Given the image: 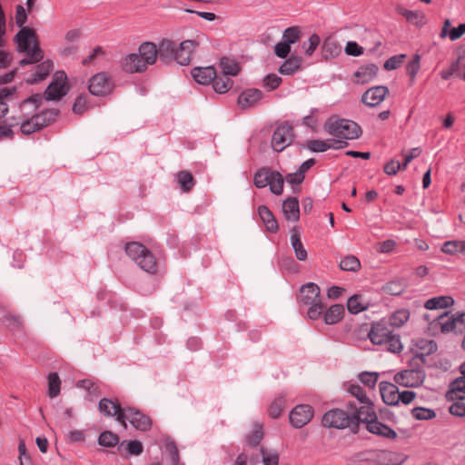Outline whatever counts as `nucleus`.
<instances>
[{"label": "nucleus", "mask_w": 465, "mask_h": 465, "mask_svg": "<svg viewBox=\"0 0 465 465\" xmlns=\"http://www.w3.org/2000/svg\"><path fill=\"white\" fill-rule=\"evenodd\" d=\"M17 45V51L28 54V58L19 61V65L25 66L30 64H36L43 60L44 51L40 46L39 36L33 27L26 26L20 29L14 37Z\"/></svg>", "instance_id": "obj_1"}, {"label": "nucleus", "mask_w": 465, "mask_h": 465, "mask_svg": "<svg viewBox=\"0 0 465 465\" xmlns=\"http://www.w3.org/2000/svg\"><path fill=\"white\" fill-rule=\"evenodd\" d=\"M322 425L328 429H349L353 434L360 431L361 420L357 413L350 415L340 408H333L326 411L322 418Z\"/></svg>", "instance_id": "obj_2"}, {"label": "nucleus", "mask_w": 465, "mask_h": 465, "mask_svg": "<svg viewBox=\"0 0 465 465\" xmlns=\"http://www.w3.org/2000/svg\"><path fill=\"white\" fill-rule=\"evenodd\" d=\"M320 292V287L316 283L308 282L302 285L297 296L299 305L308 307L307 316L312 321L321 319L322 310L325 309V303L319 299Z\"/></svg>", "instance_id": "obj_3"}, {"label": "nucleus", "mask_w": 465, "mask_h": 465, "mask_svg": "<svg viewBox=\"0 0 465 465\" xmlns=\"http://www.w3.org/2000/svg\"><path fill=\"white\" fill-rule=\"evenodd\" d=\"M323 127L331 135L344 140L357 139L362 134L361 127L356 122L337 115L329 117Z\"/></svg>", "instance_id": "obj_4"}, {"label": "nucleus", "mask_w": 465, "mask_h": 465, "mask_svg": "<svg viewBox=\"0 0 465 465\" xmlns=\"http://www.w3.org/2000/svg\"><path fill=\"white\" fill-rule=\"evenodd\" d=\"M408 364L410 369L397 372L394 375V381L406 388H418L422 385L426 376L423 371L424 366L419 364V366L414 367L411 360L409 361Z\"/></svg>", "instance_id": "obj_5"}, {"label": "nucleus", "mask_w": 465, "mask_h": 465, "mask_svg": "<svg viewBox=\"0 0 465 465\" xmlns=\"http://www.w3.org/2000/svg\"><path fill=\"white\" fill-rule=\"evenodd\" d=\"M70 89L71 84L68 83L65 72L57 71L44 93V99L46 101H59L68 94Z\"/></svg>", "instance_id": "obj_6"}, {"label": "nucleus", "mask_w": 465, "mask_h": 465, "mask_svg": "<svg viewBox=\"0 0 465 465\" xmlns=\"http://www.w3.org/2000/svg\"><path fill=\"white\" fill-rule=\"evenodd\" d=\"M364 453L369 456L361 458V460L372 462L375 465H401L407 459V456L402 453L387 450H371Z\"/></svg>", "instance_id": "obj_7"}, {"label": "nucleus", "mask_w": 465, "mask_h": 465, "mask_svg": "<svg viewBox=\"0 0 465 465\" xmlns=\"http://www.w3.org/2000/svg\"><path fill=\"white\" fill-rule=\"evenodd\" d=\"M114 88V81L106 72L97 73L89 79L88 90L94 96L105 97L110 95Z\"/></svg>", "instance_id": "obj_8"}, {"label": "nucleus", "mask_w": 465, "mask_h": 465, "mask_svg": "<svg viewBox=\"0 0 465 465\" xmlns=\"http://www.w3.org/2000/svg\"><path fill=\"white\" fill-rule=\"evenodd\" d=\"M438 350L437 342L433 340H427L423 338H417L413 340V347L411 351L413 353L412 365L414 367L421 364L423 366L428 365L426 357L436 352Z\"/></svg>", "instance_id": "obj_9"}, {"label": "nucleus", "mask_w": 465, "mask_h": 465, "mask_svg": "<svg viewBox=\"0 0 465 465\" xmlns=\"http://www.w3.org/2000/svg\"><path fill=\"white\" fill-rule=\"evenodd\" d=\"M295 138L293 126L289 122L279 124L272 136V148L280 153L289 146Z\"/></svg>", "instance_id": "obj_10"}, {"label": "nucleus", "mask_w": 465, "mask_h": 465, "mask_svg": "<svg viewBox=\"0 0 465 465\" xmlns=\"http://www.w3.org/2000/svg\"><path fill=\"white\" fill-rule=\"evenodd\" d=\"M124 423H121L124 428H127L126 421L129 420L131 425L137 430L146 432L151 430L153 426V420L151 417L143 413L142 411L135 407H124Z\"/></svg>", "instance_id": "obj_11"}, {"label": "nucleus", "mask_w": 465, "mask_h": 465, "mask_svg": "<svg viewBox=\"0 0 465 465\" xmlns=\"http://www.w3.org/2000/svg\"><path fill=\"white\" fill-rule=\"evenodd\" d=\"M314 409L310 404H299L289 414V420L292 427L301 429L308 424L313 418Z\"/></svg>", "instance_id": "obj_12"}, {"label": "nucleus", "mask_w": 465, "mask_h": 465, "mask_svg": "<svg viewBox=\"0 0 465 465\" xmlns=\"http://www.w3.org/2000/svg\"><path fill=\"white\" fill-rule=\"evenodd\" d=\"M99 411L105 417H114L119 423H124V407L117 398L111 400L103 398L98 403Z\"/></svg>", "instance_id": "obj_13"}, {"label": "nucleus", "mask_w": 465, "mask_h": 465, "mask_svg": "<svg viewBox=\"0 0 465 465\" xmlns=\"http://www.w3.org/2000/svg\"><path fill=\"white\" fill-rule=\"evenodd\" d=\"M391 333L390 324L385 320H381L371 324V328L368 331V337L373 344L381 345L385 343Z\"/></svg>", "instance_id": "obj_14"}, {"label": "nucleus", "mask_w": 465, "mask_h": 465, "mask_svg": "<svg viewBox=\"0 0 465 465\" xmlns=\"http://www.w3.org/2000/svg\"><path fill=\"white\" fill-rule=\"evenodd\" d=\"M389 94V88L385 85H377L369 88L361 95V103L369 107L379 105Z\"/></svg>", "instance_id": "obj_15"}, {"label": "nucleus", "mask_w": 465, "mask_h": 465, "mask_svg": "<svg viewBox=\"0 0 465 465\" xmlns=\"http://www.w3.org/2000/svg\"><path fill=\"white\" fill-rule=\"evenodd\" d=\"M177 45L174 41L163 38L157 45L158 60L163 64H170L175 60Z\"/></svg>", "instance_id": "obj_16"}, {"label": "nucleus", "mask_w": 465, "mask_h": 465, "mask_svg": "<svg viewBox=\"0 0 465 465\" xmlns=\"http://www.w3.org/2000/svg\"><path fill=\"white\" fill-rule=\"evenodd\" d=\"M61 111L57 108H47L33 114L36 129L40 131L54 124L59 117Z\"/></svg>", "instance_id": "obj_17"}, {"label": "nucleus", "mask_w": 465, "mask_h": 465, "mask_svg": "<svg viewBox=\"0 0 465 465\" xmlns=\"http://www.w3.org/2000/svg\"><path fill=\"white\" fill-rule=\"evenodd\" d=\"M262 92L257 88H248L241 92L237 98V104L242 110L252 108L262 100Z\"/></svg>", "instance_id": "obj_18"}, {"label": "nucleus", "mask_w": 465, "mask_h": 465, "mask_svg": "<svg viewBox=\"0 0 465 465\" xmlns=\"http://www.w3.org/2000/svg\"><path fill=\"white\" fill-rule=\"evenodd\" d=\"M121 67L125 73L134 74L146 71L148 66L140 54H129L123 59Z\"/></svg>", "instance_id": "obj_19"}, {"label": "nucleus", "mask_w": 465, "mask_h": 465, "mask_svg": "<svg viewBox=\"0 0 465 465\" xmlns=\"http://www.w3.org/2000/svg\"><path fill=\"white\" fill-rule=\"evenodd\" d=\"M198 43L194 40H184L176 48L175 62L181 65H188L192 61V55Z\"/></svg>", "instance_id": "obj_20"}, {"label": "nucleus", "mask_w": 465, "mask_h": 465, "mask_svg": "<svg viewBox=\"0 0 465 465\" xmlns=\"http://www.w3.org/2000/svg\"><path fill=\"white\" fill-rule=\"evenodd\" d=\"M380 392L383 402L386 405L397 406L398 405V398L397 394H399V388L390 382V381H381L380 382Z\"/></svg>", "instance_id": "obj_21"}, {"label": "nucleus", "mask_w": 465, "mask_h": 465, "mask_svg": "<svg viewBox=\"0 0 465 465\" xmlns=\"http://www.w3.org/2000/svg\"><path fill=\"white\" fill-rule=\"evenodd\" d=\"M345 313V309L342 304H333L331 307L322 310V317L323 322L327 325H333L340 322Z\"/></svg>", "instance_id": "obj_22"}, {"label": "nucleus", "mask_w": 465, "mask_h": 465, "mask_svg": "<svg viewBox=\"0 0 465 465\" xmlns=\"http://www.w3.org/2000/svg\"><path fill=\"white\" fill-rule=\"evenodd\" d=\"M282 213L287 221L298 222L300 219L299 200L295 196H289L282 203Z\"/></svg>", "instance_id": "obj_23"}, {"label": "nucleus", "mask_w": 465, "mask_h": 465, "mask_svg": "<svg viewBox=\"0 0 465 465\" xmlns=\"http://www.w3.org/2000/svg\"><path fill=\"white\" fill-rule=\"evenodd\" d=\"M191 74L196 83L208 85L215 77V69L213 66L194 67L192 69Z\"/></svg>", "instance_id": "obj_24"}, {"label": "nucleus", "mask_w": 465, "mask_h": 465, "mask_svg": "<svg viewBox=\"0 0 465 465\" xmlns=\"http://www.w3.org/2000/svg\"><path fill=\"white\" fill-rule=\"evenodd\" d=\"M54 69V63L50 59L41 62L36 66V71L32 74L31 78L26 79V84H35L45 80Z\"/></svg>", "instance_id": "obj_25"}, {"label": "nucleus", "mask_w": 465, "mask_h": 465, "mask_svg": "<svg viewBox=\"0 0 465 465\" xmlns=\"http://www.w3.org/2000/svg\"><path fill=\"white\" fill-rule=\"evenodd\" d=\"M446 397L450 401L465 400V377L456 378L450 383Z\"/></svg>", "instance_id": "obj_26"}, {"label": "nucleus", "mask_w": 465, "mask_h": 465, "mask_svg": "<svg viewBox=\"0 0 465 465\" xmlns=\"http://www.w3.org/2000/svg\"><path fill=\"white\" fill-rule=\"evenodd\" d=\"M368 409L369 410L366 411V415L363 416L362 420H361V424H365L369 432L381 437V428L380 425H381L382 422L378 420V416L374 407H368Z\"/></svg>", "instance_id": "obj_27"}, {"label": "nucleus", "mask_w": 465, "mask_h": 465, "mask_svg": "<svg viewBox=\"0 0 465 465\" xmlns=\"http://www.w3.org/2000/svg\"><path fill=\"white\" fill-rule=\"evenodd\" d=\"M379 67L375 64H369L361 65L354 73V77L357 78L356 83L364 84L374 79L378 74Z\"/></svg>", "instance_id": "obj_28"}, {"label": "nucleus", "mask_w": 465, "mask_h": 465, "mask_svg": "<svg viewBox=\"0 0 465 465\" xmlns=\"http://www.w3.org/2000/svg\"><path fill=\"white\" fill-rule=\"evenodd\" d=\"M118 453L121 456L128 458L131 455L138 456L143 453V446L141 441L137 440H124L117 448Z\"/></svg>", "instance_id": "obj_29"}, {"label": "nucleus", "mask_w": 465, "mask_h": 465, "mask_svg": "<svg viewBox=\"0 0 465 465\" xmlns=\"http://www.w3.org/2000/svg\"><path fill=\"white\" fill-rule=\"evenodd\" d=\"M138 51L147 66L154 64L158 59L157 45L153 42L143 43Z\"/></svg>", "instance_id": "obj_30"}, {"label": "nucleus", "mask_w": 465, "mask_h": 465, "mask_svg": "<svg viewBox=\"0 0 465 465\" xmlns=\"http://www.w3.org/2000/svg\"><path fill=\"white\" fill-rule=\"evenodd\" d=\"M341 53V46L336 40L328 37L322 46V55L324 60H330L339 56Z\"/></svg>", "instance_id": "obj_31"}, {"label": "nucleus", "mask_w": 465, "mask_h": 465, "mask_svg": "<svg viewBox=\"0 0 465 465\" xmlns=\"http://www.w3.org/2000/svg\"><path fill=\"white\" fill-rule=\"evenodd\" d=\"M291 243L295 252L296 258L303 262L307 259V251L305 250L302 240L298 227L294 226L292 229Z\"/></svg>", "instance_id": "obj_32"}, {"label": "nucleus", "mask_w": 465, "mask_h": 465, "mask_svg": "<svg viewBox=\"0 0 465 465\" xmlns=\"http://www.w3.org/2000/svg\"><path fill=\"white\" fill-rule=\"evenodd\" d=\"M454 304V299L451 296H438L427 300L424 308L430 311L438 309H447Z\"/></svg>", "instance_id": "obj_33"}, {"label": "nucleus", "mask_w": 465, "mask_h": 465, "mask_svg": "<svg viewBox=\"0 0 465 465\" xmlns=\"http://www.w3.org/2000/svg\"><path fill=\"white\" fill-rule=\"evenodd\" d=\"M219 66L222 69L221 73L228 77L238 75L242 70L239 63L226 56H223L220 59Z\"/></svg>", "instance_id": "obj_34"}, {"label": "nucleus", "mask_w": 465, "mask_h": 465, "mask_svg": "<svg viewBox=\"0 0 465 465\" xmlns=\"http://www.w3.org/2000/svg\"><path fill=\"white\" fill-rule=\"evenodd\" d=\"M269 187L272 193L275 195H281L283 192V185H284V177L282 174L276 171L272 170L271 168L270 175H269Z\"/></svg>", "instance_id": "obj_35"}, {"label": "nucleus", "mask_w": 465, "mask_h": 465, "mask_svg": "<svg viewBox=\"0 0 465 465\" xmlns=\"http://www.w3.org/2000/svg\"><path fill=\"white\" fill-rule=\"evenodd\" d=\"M397 12L401 15L404 16L408 23L412 24L417 27H421L425 25V15L421 12L411 11L401 6L397 8Z\"/></svg>", "instance_id": "obj_36"}, {"label": "nucleus", "mask_w": 465, "mask_h": 465, "mask_svg": "<svg viewBox=\"0 0 465 465\" xmlns=\"http://www.w3.org/2000/svg\"><path fill=\"white\" fill-rule=\"evenodd\" d=\"M135 262L146 272L155 273L157 272L156 260L149 249H147V252H145L144 254H143V256H141Z\"/></svg>", "instance_id": "obj_37"}, {"label": "nucleus", "mask_w": 465, "mask_h": 465, "mask_svg": "<svg viewBox=\"0 0 465 465\" xmlns=\"http://www.w3.org/2000/svg\"><path fill=\"white\" fill-rule=\"evenodd\" d=\"M302 59L296 55H291L279 67V72L284 75H291L301 69Z\"/></svg>", "instance_id": "obj_38"}, {"label": "nucleus", "mask_w": 465, "mask_h": 465, "mask_svg": "<svg viewBox=\"0 0 465 465\" xmlns=\"http://www.w3.org/2000/svg\"><path fill=\"white\" fill-rule=\"evenodd\" d=\"M212 84L216 93L225 94L232 89L233 81L230 77L223 75V73L218 74L215 72V77L212 81Z\"/></svg>", "instance_id": "obj_39"}, {"label": "nucleus", "mask_w": 465, "mask_h": 465, "mask_svg": "<svg viewBox=\"0 0 465 465\" xmlns=\"http://www.w3.org/2000/svg\"><path fill=\"white\" fill-rule=\"evenodd\" d=\"M147 249L146 246L138 242H130L124 246L126 254L134 262H137L147 252Z\"/></svg>", "instance_id": "obj_40"}, {"label": "nucleus", "mask_w": 465, "mask_h": 465, "mask_svg": "<svg viewBox=\"0 0 465 465\" xmlns=\"http://www.w3.org/2000/svg\"><path fill=\"white\" fill-rule=\"evenodd\" d=\"M177 181L180 188L184 193H189L195 185V179L189 171H180L177 173Z\"/></svg>", "instance_id": "obj_41"}, {"label": "nucleus", "mask_w": 465, "mask_h": 465, "mask_svg": "<svg viewBox=\"0 0 465 465\" xmlns=\"http://www.w3.org/2000/svg\"><path fill=\"white\" fill-rule=\"evenodd\" d=\"M420 58L419 54H415L406 65V73L410 76V86L414 84L417 74L420 69Z\"/></svg>", "instance_id": "obj_42"}, {"label": "nucleus", "mask_w": 465, "mask_h": 465, "mask_svg": "<svg viewBox=\"0 0 465 465\" xmlns=\"http://www.w3.org/2000/svg\"><path fill=\"white\" fill-rule=\"evenodd\" d=\"M286 404V399L285 396L282 394H280L278 397H276L272 402L270 404L268 408V415L272 419H278Z\"/></svg>", "instance_id": "obj_43"}, {"label": "nucleus", "mask_w": 465, "mask_h": 465, "mask_svg": "<svg viewBox=\"0 0 465 465\" xmlns=\"http://www.w3.org/2000/svg\"><path fill=\"white\" fill-rule=\"evenodd\" d=\"M441 252L447 254L454 255L457 253L465 252V241L452 240L447 241L441 247Z\"/></svg>", "instance_id": "obj_44"}, {"label": "nucleus", "mask_w": 465, "mask_h": 465, "mask_svg": "<svg viewBox=\"0 0 465 465\" xmlns=\"http://www.w3.org/2000/svg\"><path fill=\"white\" fill-rule=\"evenodd\" d=\"M361 294H353L348 299L347 309L350 313L358 314L368 309V304H364L361 302Z\"/></svg>", "instance_id": "obj_45"}, {"label": "nucleus", "mask_w": 465, "mask_h": 465, "mask_svg": "<svg viewBox=\"0 0 465 465\" xmlns=\"http://www.w3.org/2000/svg\"><path fill=\"white\" fill-rule=\"evenodd\" d=\"M410 315L411 313L408 309H399L390 316L389 324L390 326L400 328L409 320Z\"/></svg>", "instance_id": "obj_46"}, {"label": "nucleus", "mask_w": 465, "mask_h": 465, "mask_svg": "<svg viewBox=\"0 0 465 465\" xmlns=\"http://www.w3.org/2000/svg\"><path fill=\"white\" fill-rule=\"evenodd\" d=\"M119 440V436L111 430H104L98 437V444L106 448L116 446Z\"/></svg>", "instance_id": "obj_47"}, {"label": "nucleus", "mask_w": 465, "mask_h": 465, "mask_svg": "<svg viewBox=\"0 0 465 465\" xmlns=\"http://www.w3.org/2000/svg\"><path fill=\"white\" fill-rule=\"evenodd\" d=\"M339 267L342 271L356 272L361 270V265L356 256L350 254L341 261Z\"/></svg>", "instance_id": "obj_48"}, {"label": "nucleus", "mask_w": 465, "mask_h": 465, "mask_svg": "<svg viewBox=\"0 0 465 465\" xmlns=\"http://www.w3.org/2000/svg\"><path fill=\"white\" fill-rule=\"evenodd\" d=\"M270 172V167H261L254 173L253 184L255 187L262 189L268 185Z\"/></svg>", "instance_id": "obj_49"}, {"label": "nucleus", "mask_w": 465, "mask_h": 465, "mask_svg": "<svg viewBox=\"0 0 465 465\" xmlns=\"http://www.w3.org/2000/svg\"><path fill=\"white\" fill-rule=\"evenodd\" d=\"M347 391L354 396L361 403L367 404L371 407H374L373 402L371 401V399L366 395L365 391L362 390V388L358 384H350Z\"/></svg>", "instance_id": "obj_50"}, {"label": "nucleus", "mask_w": 465, "mask_h": 465, "mask_svg": "<svg viewBox=\"0 0 465 465\" xmlns=\"http://www.w3.org/2000/svg\"><path fill=\"white\" fill-rule=\"evenodd\" d=\"M23 121L20 124V131L24 135H30L35 132H39V129H36L35 121L33 114H23Z\"/></svg>", "instance_id": "obj_51"}, {"label": "nucleus", "mask_w": 465, "mask_h": 465, "mask_svg": "<svg viewBox=\"0 0 465 465\" xmlns=\"http://www.w3.org/2000/svg\"><path fill=\"white\" fill-rule=\"evenodd\" d=\"M61 391V380L57 372H50L48 375V396L55 398Z\"/></svg>", "instance_id": "obj_52"}, {"label": "nucleus", "mask_w": 465, "mask_h": 465, "mask_svg": "<svg viewBox=\"0 0 465 465\" xmlns=\"http://www.w3.org/2000/svg\"><path fill=\"white\" fill-rule=\"evenodd\" d=\"M381 290L386 294L398 296L404 292L405 286L401 280H394L384 284Z\"/></svg>", "instance_id": "obj_53"}, {"label": "nucleus", "mask_w": 465, "mask_h": 465, "mask_svg": "<svg viewBox=\"0 0 465 465\" xmlns=\"http://www.w3.org/2000/svg\"><path fill=\"white\" fill-rule=\"evenodd\" d=\"M411 412L412 417L418 420H430L436 417L434 410L424 407H415Z\"/></svg>", "instance_id": "obj_54"}, {"label": "nucleus", "mask_w": 465, "mask_h": 465, "mask_svg": "<svg viewBox=\"0 0 465 465\" xmlns=\"http://www.w3.org/2000/svg\"><path fill=\"white\" fill-rule=\"evenodd\" d=\"M302 36V31L299 26L294 25L288 27L284 30L282 39L285 43L291 45L295 44L300 40Z\"/></svg>", "instance_id": "obj_55"}, {"label": "nucleus", "mask_w": 465, "mask_h": 465, "mask_svg": "<svg viewBox=\"0 0 465 465\" xmlns=\"http://www.w3.org/2000/svg\"><path fill=\"white\" fill-rule=\"evenodd\" d=\"M87 95L85 94H81L76 97L72 110L75 114L82 115L87 111Z\"/></svg>", "instance_id": "obj_56"}, {"label": "nucleus", "mask_w": 465, "mask_h": 465, "mask_svg": "<svg viewBox=\"0 0 465 465\" xmlns=\"http://www.w3.org/2000/svg\"><path fill=\"white\" fill-rule=\"evenodd\" d=\"M378 378V372L363 371L359 374V380L370 389L375 388Z\"/></svg>", "instance_id": "obj_57"}, {"label": "nucleus", "mask_w": 465, "mask_h": 465, "mask_svg": "<svg viewBox=\"0 0 465 465\" xmlns=\"http://www.w3.org/2000/svg\"><path fill=\"white\" fill-rule=\"evenodd\" d=\"M263 438V431L261 425L246 436V442L250 447H256Z\"/></svg>", "instance_id": "obj_58"}, {"label": "nucleus", "mask_w": 465, "mask_h": 465, "mask_svg": "<svg viewBox=\"0 0 465 465\" xmlns=\"http://www.w3.org/2000/svg\"><path fill=\"white\" fill-rule=\"evenodd\" d=\"M43 98H44V94H34L31 96L24 99L19 104V108L22 111L25 105L32 104H34V107H35L34 111H36L41 107V105L43 104Z\"/></svg>", "instance_id": "obj_59"}, {"label": "nucleus", "mask_w": 465, "mask_h": 465, "mask_svg": "<svg viewBox=\"0 0 465 465\" xmlns=\"http://www.w3.org/2000/svg\"><path fill=\"white\" fill-rule=\"evenodd\" d=\"M405 58H406L405 54L393 55L386 60L383 67L387 71L395 70L401 65V64L404 62Z\"/></svg>", "instance_id": "obj_60"}, {"label": "nucleus", "mask_w": 465, "mask_h": 465, "mask_svg": "<svg viewBox=\"0 0 465 465\" xmlns=\"http://www.w3.org/2000/svg\"><path fill=\"white\" fill-rule=\"evenodd\" d=\"M77 387L86 390L90 394L94 396H98L101 393L99 386L89 379L79 381Z\"/></svg>", "instance_id": "obj_61"}, {"label": "nucleus", "mask_w": 465, "mask_h": 465, "mask_svg": "<svg viewBox=\"0 0 465 465\" xmlns=\"http://www.w3.org/2000/svg\"><path fill=\"white\" fill-rule=\"evenodd\" d=\"M368 407H371V406L367 405V404H363L361 407H357L355 402L350 401L346 404V409L344 411H348L350 413V415L356 412L357 415L359 416L360 420H362L363 416L366 415V411L369 410Z\"/></svg>", "instance_id": "obj_62"}, {"label": "nucleus", "mask_w": 465, "mask_h": 465, "mask_svg": "<svg viewBox=\"0 0 465 465\" xmlns=\"http://www.w3.org/2000/svg\"><path fill=\"white\" fill-rule=\"evenodd\" d=\"M384 344H386L388 346V350L393 353L400 352L402 350V345L399 335H394L391 333Z\"/></svg>", "instance_id": "obj_63"}, {"label": "nucleus", "mask_w": 465, "mask_h": 465, "mask_svg": "<svg viewBox=\"0 0 465 465\" xmlns=\"http://www.w3.org/2000/svg\"><path fill=\"white\" fill-rule=\"evenodd\" d=\"M282 82V78L274 74H269L263 78L264 86L268 87L271 91L277 89Z\"/></svg>", "instance_id": "obj_64"}]
</instances>
